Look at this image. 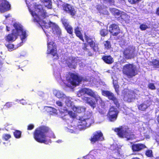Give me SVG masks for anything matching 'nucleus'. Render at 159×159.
Here are the masks:
<instances>
[{
	"mask_svg": "<svg viewBox=\"0 0 159 159\" xmlns=\"http://www.w3.org/2000/svg\"><path fill=\"white\" fill-rule=\"evenodd\" d=\"M51 131L50 128L48 126L44 125L40 126L34 130L33 133L34 138L39 143L47 144V135Z\"/></svg>",
	"mask_w": 159,
	"mask_h": 159,
	"instance_id": "obj_1",
	"label": "nucleus"
},
{
	"mask_svg": "<svg viewBox=\"0 0 159 159\" xmlns=\"http://www.w3.org/2000/svg\"><path fill=\"white\" fill-rule=\"evenodd\" d=\"M34 8V11L31 9L29 10L30 14L34 18V21L39 22L41 21V19H44L48 16L46 11L43 9L41 5H35Z\"/></svg>",
	"mask_w": 159,
	"mask_h": 159,
	"instance_id": "obj_2",
	"label": "nucleus"
},
{
	"mask_svg": "<svg viewBox=\"0 0 159 159\" xmlns=\"http://www.w3.org/2000/svg\"><path fill=\"white\" fill-rule=\"evenodd\" d=\"M122 72L123 74L129 78H132L138 74L136 67L133 64L130 63L123 66Z\"/></svg>",
	"mask_w": 159,
	"mask_h": 159,
	"instance_id": "obj_3",
	"label": "nucleus"
},
{
	"mask_svg": "<svg viewBox=\"0 0 159 159\" xmlns=\"http://www.w3.org/2000/svg\"><path fill=\"white\" fill-rule=\"evenodd\" d=\"M109 32L111 35L114 37H116L117 39H121L122 36L120 34H122L118 25L115 23L110 25L109 26Z\"/></svg>",
	"mask_w": 159,
	"mask_h": 159,
	"instance_id": "obj_4",
	"label": "nucleus"
},
{
	"mask_svg": "<svg viewBox=\"0 0 159 159\" xmlns=\"http://www.w3.org/2000/svg\"><path fill=\"white\" fill-rule=\"evenodd\" d=\"M119 113V111L116 108L111 107L107 114V120L110 122H114L117 119Z\"/></svg>",
	"mask_w": 159,
	"mask_h": 159,
	"instance_id": "obj_5",
	"label": "nucleus"
},
{
	"mask_svg": "<svg viewBox=\"0 0 159 159\" xmlns=\"http://www.w3.org/2000/svg\"><path fill=\"white\" fill-rule=\"evenodd\" d=\"M47 54H51L53 57L56 56L57 59L59 58V56L57 54V45L53 41H50L47 43Z\"/></svg>",
	"mask_w": 159,
	"mask_h": 159,
	"instance_id": "obj_6",
	"label": "nucleus"
},
{
	"mask_svg": "<svg viewBox=\"0 0 159 159\" xmlns=\"http://www.w3.org/2000/svg\"><path fill=\"white\" fill-rule=\"evenodd\" d=\"M84 37L87 43L93 49L94 52L98 51L99 48L98 44L95 43V39L90 36H88L85 33L84 34Z\"/></svg>",
	"mask_w": 159,
	"mask_h": 159,
	"instance_id": "obj_7",
	"label": "nucleus"
},
{
	"mask_svg": "<svg viewBox=\"0 0 159 159\" xmlns=\"http://www.w3.org/2000/svg\"><path fill=\"white\" fill-rule=\"evenodd\" d=\"M104 139L103 134L100 130L96 131L94 133L89 139L92 144H94L96 142L102 141Z\"/></svg>",
	"mask_w": 159,
	"mask_h": 159,
	"instance_id": "obj_8",
	"label": "nucleus"
},
{
	"mask_svg": "<svg viewBox=\"0 0 159 159\" xmlns=\"http://www.w3.org/2000/svg\"><path fill=\"white\" fill-rule=\"evenodd\" d=\"M86 94L93 98L96 97L95 92L92 89L85 87L80 89L77 93V95L78 97H81Z\"/></svg>",
	"mask_w": 159,
	"mask_h": 159,
	"instance_id": "obj_9",
	"label": "nucleus"
},
{
	"mask_svg": "<svg viewBox=\"0 0 159 159\" xmlns=\"http://www.w3.org/2000/svg\"><path fill=\"white\" fill-rule=\"evenodd\" d=\"M102 93L103 95L107 97L109 100L113 101L117 107H119L120 104L118 101L113 93L108 90H103Z\"/></svg>",
	"mask_w": 159,
	"mask_h": 159,
	"instance_id": "obj_10",
	"label": "nucleus"
},
{
	"mask_svg": "<svg viewBox=\"0 0 159 159\" xmlns=\"http://www.w3.org/2000/svg\"><path fill=\"white\" fill-rule=\"evenodd\" d=\"M68 76H69V78L68 80L73 85H78L81 81V79L76 74L69 73Z\"/></svg>",
	"mask_w": 159,
	"mask_h": 159,
	"instance_id": "obj_11",
	"label": "nucleus"
},
{
	"mask_svg": "<svg viewBox=\"0 0 159 159\" xmlns=\"http://www.w3.org/2000/svg\"><path fill=\"white\" fill-rule=\"evenodd\" d=\"M135 50L131 46H129L126 48L123 51V54L124 57L126 59H130L135 57Z\"/></svg>",
	"mask_w": 159,
	"mask_h": 159,
	"instance_id": "obj_12",
	"label": "nucleus"
},
{
	"mask_svg": "<svg viewBox=\"0 0 159 159\" xmlns=\"http://www.w3.org/2000/svg\"><path fill=\"white\" fill-rule=\"evenodd\" d=\"M13 26L16 30V32L18 34V36L19 35L20 33H21V39L22 41L26 38L27 36L26 31L24 30L23 27L21 24L15 22L14 23Z\"/></svg>",
	"mask_w": 159,
	"mask_h": 159,
	"instance_id": "obj_13",
	"label": "nucleus"
},
{
	"mask_svg": "<svg viewBox=\"0 0 159 159\" xmlns=\"http://www.w3.org/2000/svg\"><path fill=\"white\" fill-rule=\"evenodd\" d=\"M92 118L90 117L85 119L83 118H80L79 122V125L82 126V128L89 127L94 122Z\"/></svg>",
	"mask_w": 159,
	"mask_h": 159,
	"instance_id": "obj_14",
	"label": "nucleus"
},
{
	"mask_svg": "<svg viewBox=\"0 0 159 159\" xmlns=\"http://www.w3.org/2000/svg\"><path fill=\"white\" fill-rule=\"evenodd\" d=\"M114 130L120 138H123L126 137L128 135V131L126 130H124L122 126H120L118 127L115 128Z\"/></svg>",
	"mask_w": 159,
	"mask_h": 159,
	"instance_id": "obj_15",
	"label": "nucleus"
},
{
	"mask_svg": "<svg viewBox=\"0 0 159 159\" xmlns=\"http://www.w3.org/2000/svg\"><path fill=\"white\" fill-rule=\"evenodd\" d=\"M63 10L66 13L69 14L72 16L75 15L76 11L73 6L68 3H66L63 6Z\"/></svg>",
	"mask_w": 159,
	"mask_h": 159,
	"instance_id": "obj_16",
	"label": "nucleus"
},
{
	"mask_svg": "<svg viewBox=\"0 0 159 159\" xmlns=\"http://www.w3.org/2000/svg\"><path fill=\"white\" fill-rule=\"evenodd\" d=\"M18 38V34L15 28H14L11 30V33L6 36L5 40L8 42H13L15 41Z\"/></svg>",
	"mask_w": 159,
	"mask_h": 159,
	"instance_id": "obj_17",
	"label": "nucleus"
},
{
	"mask_svg": "<svg viewBox=\"0 0 159 159\" xmlns=\"http://www.w3.org/2000/svg\"><path fill=\"white\" fill-rule=\"evenodd\" d=\"M11 8V5L9 2L6 0H0V11L4 12L9 10Z\"/></svg>",
	"mask_w": 159,
	"mask_h": 159,
	"instance_id": "obj_18",
	"label": "nucleus"
},
{
	"mask_svg": "<svg viewBox=\"0 0 159 159\" xmlns=\"http://www.w3.org/2000/svg\"><path fill=\"white\" fill-rule=\"evenodd\" d=\"M146 148L145 144L141 143H133L131 146L133 152L140 151Z\"/></svg>",
	"mask_w": 159,
	"mask_h": 159,
	"instance_id": "obj_19",
	"label": "nucleus"
},
{
	"mask_svg": "<svg viewBox=\"0 0 159 159\" xmlns=\"http://www.w3.org/2000/svg\"><path fill=\"white\" fill-rule=\"evenodd\" d=\"M109 10L112 15L115 16H120L121 19L124 20L125 19V17L126 16V14H122L121 11L118 9L114 8H110Z\"/></svg>",
	"mask_w": 159,
	"mask_h": 159,
	"instance_id": "obj_20",
	"label": "nucleus"
},
{
	"mask_svg": "<svg viewBox=\"0 0 159 159\" xmlns=\"http://www.w3.org/2000/svg\"><path fill=\"white\" fill-rule=\"evenodd\" d=\"M82 99L88 103L92 107L94 108L96 107V104L95 102L90 98L84 96L82 98Z\"/></svg>",
	"mask_w": 159,
	"mask_h": 159,
	"instance_id": "obj_21",
	"label": "nucleus"
},
{
	"mask_svg": "<svg viewBox=\"0 0 159 159\" xmlns=\"http://www.w3.org/2000/svg\"><path fill=\"white\" fill-rule=\"evenodd\" d=\"M106 63L110 64L113 63V58L110 55H103L101 58Z\"/></svg>",
	"mask_w": 159,
	"mask_h": 159,
	"instance_id": "obj_22",
	"label": "nucleus"
},
{
	"mask_svg": "<svg viewBox=\"0 0 159 159\" xmlns=\"http://www.w3.org/2000/svg\"><path fill=\"white\" fill-rule=\"evenodd\" d=\"M148 102L149 101L147 100L138 105V107L139 110L143 111H145L150 106Z\"/></svg>",
	"mask_w": 159,
	"mask_h": 159,
	"instance_id": "obj_23",
	"label": "nucleus"
},
{
	"mask_svg": "<svg viewBox=\"0 0 159 159\" xmlns=\"http://www.w3.org/2000/svg\"><path fill=\"white\" fill-rule=\"evenodd\" d=\"M81 28L77 26L75 29V33L76 35L82 41L84 42V40L83 37V35L82 34L80 30Z\"/></svg>",
	"mask_w": 159,
	"mask_h": 159,
	"instance_id": "obj_24",
	"label": "nucleus"
},
{
	"mask_svg": "<svg viewBox=\"0 0 159 159\" xmlns=\"http://www.w3.org/2000/svg\"><path fill=\"white\" fill-rule=\"evenodd\" d=\"M86 108L84 107H74L73 110L76 113H80L85 112Z\"/></svg>",
	"mask_w": 159,
	"mask_h": 159,
	"instance_id": "obj_25",
	"label": "nucleus"
},
{
	"mask_svg": "<svg viewBox=\"0 0 159 159\" xmlns=\"http://www.w3.org/2000/svg\"><path fill=\"white\" fill-rule=\"evenodd\" d=\"M42 2L44 3L45 6L48 9H52V2L51 0H41Z\"/></svg>",
	"mask_w": 159,
	"mask_h": 159,
	"instance_id": "obj_26",
	"label": "nucleus"
},
{
	"mask_svg": "<svg viewBox=\"0 0 159 159\" xmlns=\"http://www.w3.org/2000/svg\"><path fill=\"white\" fill-rule=\"evenodd\" d=\"M76 63L75 62L74 59H72L71 62H68L67 63V66L69 68L75 69L76 67Z\"/></svg>",
	"mask_w": 159,
	"mask_h": 159,
	"instance_id": "obj_27",
	"label": "nucleus"
},
{
	"mask_svg": "<svg viewBox=\"0 0 159 159\" xmlns=\"http://www.w3.org/2000/svg\"><path fill=\"white\" fill-rule=\"evenodd\" d=\"M103 44L104 46V48L106 50H109L111 48V42L108 40L104 41Z\"/></svg>",
	"mask_w": 159,
	"mask_h": 159,
	"instance_id": "obj_28",
	"label": "nucleus"
},
{
	"mask_svg": "<svg viewBox=\"0 0 159 159\" xmlns=\"http://www.w3.org/2000/svg\"><path fill=\"white\" fill-rule=\"evenodd\" d=\"M98 10L101 14L107 15H109L108 11L105 7L102 8V7H99L98 8Z\"/></svg>",
	"mask_w": 159,
	"mask_h": 159,
	"instance_id": "obj_29",
	"label": "nucleus"
},
{
	"mask_svg": "<svg viewBox=\"0 0 159 159\" xmlns=\"http://www.w3.org/2000/svg\"><path fill=\"white\" fill-rule=\"evenodd\" d=\"M152 65L155 68H159V60L156 59H153L150 62Z\"/></svg>",
	"mask_w": 159,
	"mask_h": 159,
	"instance_id": "obj_30",
	"label": "nucleus"
},
{
	"mask_svg": "<svg viewBox=\"0 0 159 159\" xmlns=\"http://www.w3.org/2000/svg\"><path fill=\"white\" fill-rule=\"evenodd\" d=\"M22 132L21 131L16 130L13 132V135L16 139H19L21 137Z\"/></svg>",
	"mask_w": 159,
	"mask_h": 159,
	"instance_id": "obj_31",
	"label": "nucleus"
},
{
	"mask_svg": "<svg viewBox=\"0 0 159 159\" xmlns=\"http://www.w3.org/2000/svg\"><path fill=\"white\" fill-rule=\"evenodd\" d=\"M99 34L102 36L104 37L108 34V31L105 29H102L100 31Z\"/></svg>",
	"mask_w": 159,
	"mask_h": 159,
	"instance_id": "obj_32",
	"label": "nucleus"
},
{
	"mask_svg": "<svg viewBox=\"0 0 159 159\" xmlns=\"http://www.w3.org/2000/svg\"><path fill=\"white\" fill-rule=\"evenodd\" d=\"M5 45L10 51L14 50L17 48V47H15L14 44L10 43L6 44Z\"/></svg>",
	"mask_w": 159,
	"mask_h": 159,
	"instance_id": "obj_33",
	"label": "nucleus"
},
{
	"mask_svg": "<svg viewBox=\"0 0 159 159\" xmlns=\"http://www.w3.org/2000/svg\"><path fill=\"white\" fill-rule=\"evenodd\" d=\"M44 24L46 25H44V26L46 28V29L44 30V31L45 33V34H46L47 36L48 37V38L49 35L48 34V33H50L48 32V28H50L51 27V25H49L48 23H44Z\"/></svg>",
	"mask_w": 159,
	"mask_h": 159,
	"instance_id": "obj_34",
	"label": "nucleus"
},
{
	"mask_svg": "<svg viewBox=\"0 0 159 159\" xmlns=\"http://www.w3.org/2000/svg\"><path fill=\"white\" fill-rule=\"evenodd\" d=\"M11 137V135L9 134H4L2 136V139L6 141L8 140Z\"/></svg>",
	"mask_w": 159,
	"mask_h": 159,
	"instance_id": "obj_35",
	"label": "nucleus"
},
{
	"mask_svg": "<svg viewBox=\"0 0 159 159\" xmlns=\"http://www.w3.org/2000/svg\"><path fill=\"white\" fill-rule=\"evenodd\" d=\"M113 87L115 89V92L117 94H119V86L117 83H113Z\"/></svg>",
	"mask_w": 159,
	"mask_h": 159,
	"instance_id": "obj_36",
	"label": "nucleus"
},
{
	"mask_svg": "<svg viewBox=\"0 0 159 159\" xmlns=\"http://www.w3.org/2000/svg\"><path fill=\"white\" fill-rule=\"evenodd\" d=\"M67 32L70 34H73V28L70 25L65 29Z\"/></svg>",
	"mask_w": 159,
	"mask_h": 159,
	"instance_id": "obj_37",
	"label": "nucleus"
},
{
	"mask_svg": "<svg viewBox=\"0 0 159 159\" xmlns=\"http://www.w3.org/2000/svg\"><path fill=\"white\" fill-rule=\"evenodd\" d=\"M142 0H128V2L131 4H136L141 2Z\"/></svg>",
	"mask_w": 159,
	"mask_h": 159,
	"instance_id": "obj_38",
	"label": "nucleus"
},
{
	"mask_svg": "<svg viewBox=\"0 0 159 159\" xmlns=\"http://www.w3.org/2000/svg\"><path fill=\"white\" fill-rule=\"evenodd\" d=\"M145 154L148 157H151L153 156L152 151L151 150H147L145 152Z\"/></svg>",
	"mask_w": 159,
	"mask_h": 159,
	"instance_id": "obj_39",
	"label": "nucleus"
},
{
	"mask_svg": "<svg viewBox=\"0 0 159 159\" xmlns=\"http://www.w3.org/2000/svg\"><path fill=\"white\" fill-rule=\"evenodd\" d=\"M139 28L141 30L143 31L148 29V26L145 24H142L140 25Z\"/></svg>",
	"mask_w": 159,
	"mask_h": 159,
	"instance_id": "obj_40",
	"label": "nucleus"
},
{
	"mask_svg": "<svg viewBox=\"0 0 159 159\" xmlns=\"http://www.w3.org/2000/svg\"><path fill=\"white\" fill-rule=\"evenodd\" d=\"M68 114L70 116V117L73 118H75L76 117V115L75 113L72 111H69Z\"/></svg>",
	"mask_w": 159,
	"mask_h": 159,
	"instance_id": "obj_41",
	"label": "nucleus"
},
{
	"mask_svg": "<svg viewBox=\"0 0 159 159\" xmlns=\"http://www.w3.org/2000/svg\"><path fill=\"white\" fill-rule=\"evenodd\" d=\"M149 89L151 90H154L156 89V87L153 83H149L148 85Z\"/></svg>",
	"mask_w": 159,
	"mask_h": 159,
	"instance_id": "obj_42",
	"label": "nucleus"
},
{
	"mask_svg": "<svg viewBox=\"0 0 159 159\" xmlns=\"http://www.w3.org/2000/svg\"><path fill=\"white\" fill-rule=\"evenodd\" d=\"M104 2L106 3H108L111 5H113L115 1L114 0H104Z\"/></svg>",
	"mask_w": 159,
	"mask_h": 159,
	"instance_id": "obj_43",
	"label": "nucleus"
},
{
	"mask_svg": "<svg viewBox=\"0 0 159 159\" xmlns=\"http://www.w3.org/2000/svg\"><path fill=\"white\" fill-rule=\"evenodd\" d=\"M34 126L33 124H30L28 125L27 127V130H31L34 129Z\"/></svg>",
	"mask_w": 159,
	"mask_h": 159,
	"instance_id": "obj_44",
	"label": "nucleus"
},
{
	"mask_svg": "<svg viewBox=\"0 0 159 159\" xmlns=\"http://www.w3.org/2000/svg\"><path fill=\"white\" fill-rule=\"evenodd\" d=\"M12 106V104L11 102H7L6 103L5 105V106L7 108H9L11 107Z\"/></svg>",
	"mask_w": 159,
	"mask_h": 159,
	"instance_id": "obj_45",
	"label": "nucleus"
},
{
	"mask_svg": "<svg viewBox=\"0 0 159 159\" xmlns=\"http://www.w3.org/2000/svg\"><path fill=\"white\" fill-rule=\"evenodd\" d=\"M62 24L63 25L65 29L70 26L69 25V24L67 22L65 21H63Z\"/></svg>",
	"mask_w": 159,
	"mask_h": 159,
	"instance_id": "obj_46",
	"label": "nucleus"
},
{
	"mask_svg": "<svg viewBox=\"0 0 159 159\" xmlns=\"http://www.w3.org/2000/svg\"><path fill=\"white\" fill-rule=\"evenodd\" d=\"M2 59V58L0 56V71L2 70L3 66V62Z\"/></svg>",
	"mask_w": 159,
	"mask_h": 159,
	"instance_id": "obj_47",
	"label": "nucleus"
},
{
	"mask_svg": "<svg viewBox=\"0 0 159 159\" xmlns=\"http://www.w3.org/2000/svg\"><path fill=\"white\" fill-rule=\"evenodd\" d=\"M88 47V45L86 43H84V44L83 47V49L85 51H88L89 50L87 48V47Z\"/></svg>",
	"mask_w": 159,
	"mask_h": 159,
	"instance_id": "obj_48",
	"label": "nucleus"
},
{
	"mask_svg": "<svg viewBox=\"0 0 159 159\" xmlns=\"http://www.w3.org/2000/svg\"><path fill=\"white\" fill-rule=\"evenodd\" d=\"M56 103L57 105L59 107H61L62 106V102L59 101H57L56 102Z\"/></svg>",
	"mask_w": 159,
	"mask_h": 159,
	"instance_id": "obj_49",
	"label": "nucleus"
},
{
	"mask_svg": "<svg viewBox=\"0 0 159 159\" xmlns=\"http://www.w3.org/2000/svg\"><path fill=\"white\" fill-rule=\"evenodd\" d=\"M56 96L59 98H61L62 97L61 95L60 94V93L59 92H57L56 94Z\"/></svg>",
	"mask_w": 159,
	"mask_h": 159,
	"instance_id": "obj_50",
	"label": "nucleus"
},
{
	"mask_svg": "<svg viewBox=\"0 0 159 159\" xmlns=\"http://www.w3.org/2000/svg\"><path fill=\"white\" fill-rule=\"evenodd\" d=\"M12 27H11H11H8L7 26H6V30L7 31H9L11 30H12L13 29H12Z\"/></svg>",
	"mask_w": 159,
	"mask_h": 159,
	"instance_id": "obj_51",
	"label": "nucleus"
},
{
	"mask_svg": "<svg viewBox=\"0 0 159 159\" xmlns=\"http://www.w3.org/2000/svg\"><path fill=\"white\" fill-rule=\"evenodd\" d=\"M156 120L158 124L159 125V114L157 116V117Z\"/></svg>",
	"mask_w": 159,
	"mask_h": 159,
	"instance_id": "obj_52",
	"label": "nucleus"
},
{
	"mask_svg": "<svg viewBox=\"0 0 159 159\" xmlns=\"http://www.w3.org/2000/svg\"><path fill=\"white\" fill-rule=\"evenodd\" d=\"M156 13L157 15L159 16V7L157 9Z\"/></svg>",
	"mask_w": 159,
	"mask_h": 159,
	"instance_id": "obj_53",
	"label": "nucleus"
},
{
	"mask_svg": "<svg viewBox=\"0 0 159 159\" xmlns=\"http://www.w3.org/2000/svg\"><path fill=\"white\" fill-rule=\"evenodd\" d=\"M155 159H159V157H157L156 158H155Z\"/></svg>",
	"mask_w": 159,
	"mask_h": 159,
	"instance_id": "obj_54",
	"label": "nucleus"
},
{
	"mask_svg": "<svg viewBox=\"0 0 159 159\" xmlns=\"http://www.w3.org/2000/svg\"><path fill=\"white\" fill-rule=\"evenodd\" d=\"M127 140H129V138H128V139H127Z\"/></svg>",
	"mask_w": 159,
	"mask_h": 159,
	"instance_id": "obj_55",
	"label": "nucleus"
}]
</instances>
